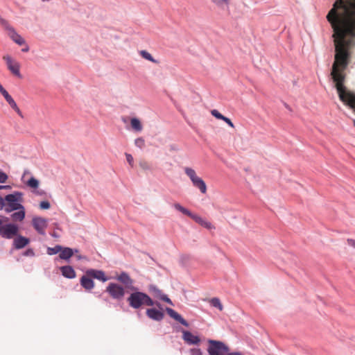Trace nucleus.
Here are the masks:
<instances>
[{
	"mask_svg": "<svg viewBox=\"0 0 355 355\" xmlns=\"http://www.w3.org/2000/svg\"><path fill=\"white\" fill-rule=\"evenodd\" d=\"M62 275L69 279H73L76 277V272L73 268L70 266H62L60 268Z\"/></svg>",
	"mask_w": 355,
	"mask_h": 355,
	"instance_id": "obj_18",
	"label": "nucleus"
},
{
	"mask_svg": "<svg viewBox=\"0 0 355 355\" xmlns=\"http://www.w3.org/2000/svg\"><path fill=\"white\" fill-rule=\"evenodd\" d=\"M34 254V252L32 249H28L24 253L25 256H33Z\"/></svg>",
	"mask_w": 355,
	"mask_h": 355,
	"instance_id": "obj_39",
	"label": "nucleus"
},
{
	"mask_svg": "<svg viewBox=\"0 0 355 355\" xmlns=\"http://www.w3.org/2000/svg\"><path fill=\"white\" fill-rule=\"evenodd\" d=\"M78 250L77 249H72L70 248H63L62 250H61L60 253L59 254V257L61 259L68 260L70 259L73 254L74 252H78Z\"/></svg>",
	"mask_w": 355,
	"mask_h": 355,
	"instance_id": "obj_16",
	"label": "nucleus"
},
{
	"mask_svg": "<svg viewBox=\"0 0 355 355\" xmlns=\"http://www.w3.org/2000/svg\"><path fill=\"white\" fill-rule=\"evenodd\" d=\"M130 124H131V127L132 128L137 131V132H140L142 130V125L141 123V121L137 119V118H132L130 120Z\"/></svg>",
	"mask_w": 355,
	"mask_h": 355,
	"instance_id": "obj_21",
	"label": "nucleus"
},
{
	"mask_svg": "<svg viewBox=\"0 0 355 355\" xmlns=\"http://www.w3.org/2000/svg\"><path fill=\"white\" fill-rule=\"evenodd\" d=\"M6 209V197L3 198L0 197V210Z\"/></svg>",
	"mask_w": 355,
	"mask_h": 355,
	"instance_id": "obj_35",
	"label": "nucleus"
},
{
	"mask_svg": "<svg viewBox=\"0 0 355 355\" xmlns=\"http://www.w3.org/2000/svg\"><path fill=\"white\" fill-rule=\"evenodd\" d=\"M80 284L86 290H91L94 287V283L92 279V277H89L87 275V272L85 273V275H83L80 278Z\"/></svg>",
	"mask_w": 355,
	"mask_h": 355,
	"instance_id": "obj_17",
	"label": "nucleus"
},
{
	"mask_svg": "<svg viewBox=\"0 0 355 355\" xmlns=\"http://www.w3.org/2000/svg\"><path fill=\"white\" fill-rule=\"evenodd\" d=\"M40 207L42 209H48L50 208V203L48 201H42Z\"/></svg>",
	"mask_w": 355,
	"mask_h": 355,
	"instance_id": "obj_31",
	"label": "nucleus"
},
{
	"mask_svg": "<svg viewBox=\"0 0 355 355\" xmlns=\"http://www.w3.org/2000/svg\"><path fill=\"white\" fill-rule=\"evenodd\" d=\"M21 51H22L23 52H27V51H29V48H28V46L26 45L25 48H24V49H21Z\"/></svg>",
	"mask_w": 355,
	"mask_h": 355,
	"instance_id": "obj_42",
	"label": "nucleus"
},
{
	"mask_svg": "<svg viewBox=\"0 0 355 355\" xmlns=\"http://www.w3.org/2000/svg\"><path fill=\"white\" fill-rule=\"evenodd\" d=\"M139 166L143 170H149L150 168L149 164L146 160H141L139 163Z\"/></svg>",
	"mask_w": 355,
	"mask_h": 355,
	"instance_id": "obj_30",
	"label": "nucleus"
},
{
	"mask_svg": "<svg viewBox=\"0 0 355 355\" xmlns=\"http://www.w3.org/2000/svg\"><path fill=\"white\" fill-rule=\"evenodd\" d=\"M347 243L349 245H350L352 248H355V239H347Z\"/></svg>",
	"mask_w": 355,
	"mask_h": 355,
	"instance_id": "obj_38",
	"label": "nucleus"
},
{
	"mask_svg": "<svg viewBox=\"0 0 355 355\" xmlns=\"http://www.w3.org/2000/svg\"><path fill=\"white\" fill-rule=\"evenodd\" d=\"M0 92L3 96V97L8 94V92L3 87V86L0 84Z\"/></svg>",
	"mask_w": 355,
	"mask_h": 355,
	"instance_id": "obj_40",
	"label": "nucleus"
},
{
	"mask_svg": "<svg viewBox=\"0 0 355 355\" xmlns=\"http://www.w3.org/2000/svg\"><path fill=\"white\" fill-rule=\"evenodd\" d=\"M223 121H225L227 124H228L231 128H234L233 123L229 118L225 116Z\"/></svg>",
	"mask_w": 355,
	"mask_h": 355,
	"instance_id": "obj_37",
	"label": "nucleus"
},
{
	"mask_svg": "<svg viewBox=\"0 0 355 355\" xmlns=\"http://www.w3.org/2000/svg\"><path fill=\"white\" fill-rule=\"evenodd\" d=\"M191 355H202V352L200 349L193 348L190 350Z\"/></svg>",
	"mask_w": 355,
	"mask_h": 355,
	"instance_id": "obj_32",
	"label": "nucleus"
},
{
	"mask_svg": "<svg viewBox=\"0 0 355 355\" xmlns=\"http://www.w3.org/2000/svg\"><path fill=\"white\" fill-rule=\"evenodd\" d=\"M116 279L124 284L125 287L129 288L132 286L133 280L130 278L128 273L123 272L117 277Z\"/></svg>",
	"mask_w": 355,
	"mask_h": 355,
	"instance_id": "obj_15",
	"label": "nucleus"
},
{
	"mask_svg": "<svg viewBox=\"0 0 355 355\" xmlns=\"http://www.w3.org/2000/svg\"><path fill=\"white\" fill-rule=\"evenodd\" d=\"M10 186H1L0 185V190L2 189H10Z\"/></svg>",
	"mask_w": 355,
	"mask_h": 355,
	"instance_id": "obj_43",
	"label": "nucleus"
},
{
	"mask_svg": "<svg viewBox=\"0 0 355 355\" xmlns=\"http://www.w3.org/2000/svg\"><path fill=\"white\" fill-rule=\"evenodd\" d=\"M8 70L15 76L21 78L20 73V64L14 60L10 55H5L3 56Z\"/></svg>",
	"mask_w": 355,
	"mask_h": 355,
	"instance_id": "obj_7",
	"label": "nucleus"
},
{
	"mask_svg": "<svg viewBox=\"0 0 355 355\" xmlns=\"http://www.w3.org/2000/svg\"><path fill=\"white\" fill-rule=\"evenodd\" d=\"M139 54L141 55V56L148 60V61H150L153 63H155V64H158L159 63V61L154 59L153 57L151 55V54L150 53H148L147 51L146 50H141L139 51Z\"/></svg>",
	"mask_w": 355,
	"mask_h": 355,
	"instance_id": "obj_22",
	"label": "nucleus"
},
{
	"mask_svg": "<svg viewBox=\"0 0 355 355\" xmlns=\"http://www.w3.org/2000/svg\"><path fill=\"white\" fill-rule=\"evenodd\" d=\"M27 185L33 189H37L39 186V181L35 178L32 177L27 182Z\"/></svg>",
	"mask_w": 355,
	"mask_h": 355,
	"instance_id": "obj_25",
	"label": "nucleus"
},
{
	"mask_svg": "<svg viewBox=\"0 0 355 355\" xmlns=\"http://www.w3.org/2000/svg\"><path fill=\"white\" fill-rule=\"evenodd\" d=\"M5 99L8 102V103L10 105V106L21 116H22V114L19 108L18 107L17 103L14 101V99L12 98V96L8 94L4 96Z\"/></svg>",
	"mask_w": 355,
	"mask_h": 355,
	"instance_id": "obj_19",
	"label": "nucleus"
},
{
	"mask_svg": "<svg viewBox=\"0 0 355 355\" xmlns=\"http://www.w3.org/2000/svg\"><path fill=\"white\" fill-rule=\"evenodd\" d=\"M33 225L40 234H45V229L47 227V220L45 218L42 217L34 218L33 219Z\"/></svg>",
	"mask_w": 355,
	"mask_h": 355,
	"instance_id": "obj_10",
	"label": "nucleus"
},
{
	"mask_svg": "<svg viewBox=\"0 0 355 355\" xmlns=\"http://www.w3.org/2000/svg\"><path fill=\"white\" fill-rule=\"evenodd\" d=\"M74 254L76 256V257L77 258V259L78 260H81V259H86L85 257L84 256H82L80 253H79V251L78 252H74Z\"/></svg>",
	"mask_w": 355,
	"mask_h": 355,
	"instance_id": "obj_41",
	"label": "nucleus"
},
{
	"mask_svg": "<svg viewBox=\"0 0 355 355\" xmlns=\"http://www.w3.org/2000/svg\"><path fill=\"white\" fill-rule=\"evenodd\" d=\"M17 211L13 213L11 215V218L14 221L21 222L25 218V215H26L25 208H24V207H23V209H17Z\"/></svg>",
	"mask_w": 355,
	"mask_h": 355,
	"instance_id": "obj_20",
	"label": "nucleus"
},
{
	"mask_svg": "<svg viewBox=\"0 0 355 355\" xmlns=\"http://www.w3.org/2000/svg\"><path fill=\"white\" fill-rule=\"evenodd\" d=\"M135 144L139 148H142L145 146V140L142 137H139L135 140Z\"/></svg>",
	"mask_w": 355,
	"mask_h": 355,
	"instance_id": "obj_28",
	"label": "nucleus"
},
{
	"mask_svg": "<svg viewBox=\"0 0 355 355\" xmlns=\"http://www.w3.org/2000/svg\"><path fill=\"white\" fill-rule=\"evenodd\" d=\"M185 174L190 178L193 185L198 188L202 193L207 192V186L205 181L196 174L195 170L191 168H184Z\"/></svg>",
	"mask_w": 355,
	"mask_h": 355,
	"instance_id": "obj_6",
	"label": "nucleus"
},
{
	"mask_svg": "<svg viewBox=\"0 0 355 355\" xmlns=\"http://www.w3.org/2000/svg\"><path fill=\"white\" fill-rule=\"evenodd\" d=\"M353 123H354V125L355 126V119L353 120Z\"/></svg>",
	"mask_w": 355,
	"mask_h": 355,
	"instance_id": "obj_44",
	"label": "nucleus"
},
{
	"mask_svg": "<svg viewBox=\"0 0 355 355\" xmlns=\"http://www.w3.org/2000/svg\"><path fill=\"white\" fill-rule=\"evenodd\" d=\"M211 114L218 119L223 120L225 118V116L221 114L217 110H212Z\"/></svg>",
	"mask_w": 355,
	"mask_h": 355,
	"instance_id": "obj_29",
	"label": "nucleus"
},
{
	"mask_svg": "<svg viewBox=\"0 0 355 355\" xmlns=\"http://www.w3.org/2000/svg\"><path fill=\"white\" fill-rule=\"evenodd\" d=\"M166 311L170 317H171L176 321H178L180 323H181L182 325H184L185 327L189 326L188 322L175 311H174L173 309H172L171 308H166Z\"/></svg>",
	"mask_w": 355,
	"mask_h": 355,
	"instance_id": "obj_13",
	"label": "nucleus"
},
{
	"mask_svg": "<svg viewBox=\"0 0 355 355\" xmlns=\"http://www.w3.org/2000/svg\"><path fill=\"white\" fill-rule=\"evenodd\" d=\"M125 157H126L127 162L129 163V164L131 166H133V163H134L133 157L130 154H128V153H125Z\"/></svg>",
	"mask_w": 355,
	"mask_h": 355,
	"instance_id": "obj_34",
	"label": "nucleus"
},
{
	"mask_svg": "<svg viewBox=\"0 0 355 355\" xmlns=\"http://www.w3.org/2000/svg\"><path fill=\"white\" fill-rule=\"evenodd\" d=\"M146 315L150 319L154 320L160 321L164 318V313L155 309H148L146 310Z\"/></svg>",
	"mask_w": 355,
	"mask_h": 355,
	"instance_id": "obj_14",
	"label": "nucleus"
},
{
	"mask_svg": "<svg viewBox=\"0 0 355 355\" xmlns=\"http://www.w3.org/2000/svg\"><path fill=\"white\" fill-rule=\"evenodd\" d=\"M184 340L188 344L197 345L200 343V340L199 337L192 334L190 331H183Z\"/></svg>",
	"mask_w": 355,
	"mask_h": 355,
	"instance_id": "obj_12",
	"label": "nucleus"
},
{
	"mask_svg": "<svg viewBox=\"0 0 355 355\" xmlns=\"http://www.w3.org/2000/svg\"><path fill=\"white\" fill-rule=\"evenodd\" d=\"M150 291H152L153 294L154 295V296L155 297H157L159 299L161 298L162 295H164V293H162V291H160L159 289H158L157 288H156L155 286L150 287Z\"/></svg>",
	"mask_w": 355,
	"mask_h": 355,
	"instance_id": "obj_26",
	"label": "nucleus"
},
{
	"mask_svg": "<svg viewBox=\"0 0 355 355\" xmlns=\"http://www.w3.org/2000/svg\"><path fill=\"white\" fill-rule=\"evenodd\" d=\"M1 24L8 31L9 37L17 44H25V40L15 31V30L10 26V24L4 19L1 20Z\"/></svg>",
	"mask_w": 355,
	"mask_h": 355,
	"instance_id": "obj_9",
	"label": "nucleus"
},
{
	"mask_svg": "<svg viewBox=\"0 0 355 355\" xmlns=\"http://www.w3.org/2000/svg\"><path fill=\"white\" fill-rule=\"evenodd\" d=\"M174 207L178 211H179L182 212V214L191 218L194 221H196L197 223H198L201 226H202L208 230H211L214 227L211 223L207 221L205 219H204L201 216L191 213L189 209L184 208L180 204H179V203L174 204Z\"/></svg>",
	"mask_w": 355,
	"mask_h": 355,
	"instance_id": "obj_5",
	"label": "nucleus"
},
{
	"mask_svg": "<svg viewBox=\"0 0 355 355\" xmlns=\"http://www.w3.org/2000/svg\"><path fill=\"white\" fill-rule=\"evenodd\" d=\"M106 291L110 295L116 300H121L125 295L124 288L119 284L115 283H110L106 288Z\"/></svg>",
	"mask_w": 355,
	"mask_h": 355,
	"instance_id": "obj_8",
	"label": "nucleus"
},
{
	"mask_svg": "<svg viewBox=\"0 0 355 355\" xmlns=\"http://www.w3.org/2000/svg\"><path fill=\"white\" fill-rule=\"evenodd\" d=\"M8 180V175L0 171V183H5Z\"/></svg>",
	"mask_w": 355,
	"mask_h": 355,
	"instance_id": "obj_33",
	"label": "nucleus"
},
{
	"mask_svg": "<svg viewBox=\"0 0 355 355\" xmlns=\"http://www.w3.org/2000/svg\"><path fill=\"white\" fill-rule=\"evenodd\" d=\"M207 352L209 355H241L240 352H229L230 348L220 341L209 340Z\"/></svg>",
	"mask_w": 355,
	"mask_h": 355,
	"instance_id": "obj_4",
	"label": "nucleus"
},
{
	"mask_svg": "<svg viewBox=\"0 0 355 355\" xmlns=\"http://www.w3.org/2000/svg\"><path fill=\"white\" fill-rule=\"evenodd\" d=\"M211 1L216 5L217 6H223L224 5H228L230 0H211Z\"/></svg>",
	"mask_w": 355,
	"mask_h": 355,
	"instance_id": "obj_27",
	"label": "nucleus"
},
{
	"mask_svg": "<svg viewBox=\"0 0 355 355\" xmlns=\"http://www.w3.org/2000/svg\"><path fill=\"white\" fill-rule=\"evenodd\" d=\"M129 305L134 309H139L143 305L153 306L156 304L159 306V304H155L153 300L146 293L142 292H135L130 294L127 299Z\"/></svg>",
	"mask_w": 355,
	"mask_h": 355,
	"instance_id": "obj_2",
	"label": "nucleus"
},
{
	"mask_svg": "<svg viewBox=\"0 0 355 355\" xmlns=\"http://www.w3.org/2000/svg\"><path fill=\"white\" fill-rule=\"evenodd\" d=\"M24 201L23 193L15 191L13 193L6 196V213H10L19 209H23L22 202Z\"/></svg>",
	"mask_w": 355,
	"mask_h": 355,
	"instance_id": "obj_3",
	"label": "nucleus"
},
{
	"mask_svg": "<svg viewBox=\"0 0 355 355\" xmlns=\"http://www.w3.org/2000/svg\"><path fill=\"white\" fill-rule=\"evenodd\" d=\"M61 250H62V247L61 245H58L53 248H48L47 253L49 255H53V254H58V252L60 253Z\"/></svg>",
	"mask_w": 355,
	"mask_h": 355,
	"instance_id": "obj_23",
	"label": "nucleus"
},
{
	"mask_svg": "<svg viewBox=\"0 0 355 355\" xmlns=\"http://www.w3.org/2000/svg\"><path fill=\"white\" fill-rule=\"evenodd\" d=\"M210 302L213 306L218 308L220 311L223 310V306L218 298L214 297L211 300Z\"/></svg>",
	"mask_w": 355,
	"mask_h": 355,
	"instance_id": "obj_24",
	"label": "nucleus"
},
{
	"mask_svg": "<svg viewBox=\"0 0 355 355\" xmlns=\"http://www.w3.org/2000/svg\"><path fill=\"white\" fill-rule=\"evenodd\" d=\"M87 275L92 277L96 279H98L100 281H102L103 282H105L107 281L108 278L105 277V275L103 271L95 270V269H89L87 271Z\"/></svg>",
	"mask_w": 355,
	"mask_h": 355,
	"instance_id": "obj_11",
	"label": "nucleus"
},
{
	"mask_svg": "<svg viewBox=\"0 0 355 355\" xmlns=\"http://www.w3.org/2000/svg\"><path fill=\"white\" fill-rule=\"evenodd\" d=\"M9 218L6 216L0 215V236L6 239L15 238L13 245L15 249H21L26 246L30 240L21 235H18L19 226L13 223H8Z\"/></svg>",
	"mask_w": 355,
	"mask_h": 355,
	"instance_id": "obj_1",
	"label": "nucleus"
},
{
	"mask_svg": "<svg viewBox=\"0 0 355 355\" xmlns=\"http://www.w3.org/2000/svg\"><path fill=\"white\" fill-rule=\"evenodd\" d=\"M160 300H163L164 302H167L168 304H173L171 300L168 297L167 295H166L165 294L164 295H162L161 296V298Z\"/></svg>",
	"mask_w": 355,
	"mask_h": 355,
	"instance_id": "obj_36",
	"label": "nucleus"
}]
</instances>
